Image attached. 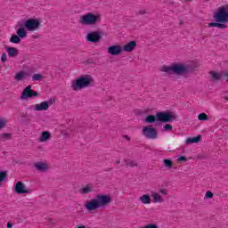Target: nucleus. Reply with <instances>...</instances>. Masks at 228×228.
Instances as JSON below:
<instances>
[{"mask_svg":"<svg viewBox=\"0 0 228 228\" xmlns=\"http://www.w3.org/2000/svg\"><path fill=\"white\" fill-rule=\"evenodd\" d=\"M113 202V199L110 194H98L95 198L85 202L84 207L86 211H97L101 208H107Z\"/></svg>","mask_w":228,"mask_h":228,"instance_id":"f257e3e1","label":"nucleus"},{"mask_svg":"<svg viewBox=\"0 0 228 228\" xmlns=\"http://www.w3.org/2000/svg\"><path fill=\"white\" fill-rule=\"evenodd\" d=\"M161 72L166 74H175L176 76H184L190 74V66L184 63L176 62L169 66H162L160 69Z\"/></svg>","mask_w":228,"mask_h":228,"instance_id":"f03ea898","label":"nucleus"},{"mask_svg":"<svg viewBox=\"0 0 228 228\" xmlns=\"http://www.w3.org/2000/svg\"><path fill=\"white\" fill-rule=\"evenodd\" d=\"M102 20V16L99 12H89L80 16L78 22L82 26H97Z\"/></svg>","mask_w":228,"mask_h":228,"instance_id":"7ed1b4c3","label":"nucleus"},{"mask_svg":"<svg viewBox=\"0 0 228 228\" xmlns=\"http://www.w3.org/2000/svg\"><path fill=\"white\" fill-rule=\"evenodd\" d=\"M92 83H94V78L91 76H82L71 83V89L74 92H79V90H85V88H88Z\"/></svg>","mask_w":228,"mask_h":228,"instance_id":"20e7f679","label":"nucleus"},{"mask_svg":"<svg viewBox=\"0 0 228 228\" xmlns=\"http://www.w3.org/2000/svg\"><path fill=\"white\" fill-rule=\"evenodd\" d=\"M215 19L221 24H228V5L220 6L215 13Z\"/></svg>","mask_w":228,"mask_h":228,"instance_id":"39448f33","label":"nucleus"},{"mask_svg":"<svg viewBox=\"0 0 228 228\" xmlns=\"http://www.w3.org/2000/svg\"><path fill=\"white\" fill-rule=\"evenodd\" d=\"M151 202H153V204H163V202H165V198L164 196L168 195V190H167V188H160L159 190V192H157L156 191H152L151 192Z\"/></svg>","mask_w":228,"mask_h":228,"instance_id":"423d86ee","label":"nucleus"},{"mask_svg":"<svg viewBox=\"0 0 228 228\" xmlns=\"http://www.w3.org/2000/svg\"><path fill=\"white\" fill-rule=\"evenodd\" d=\"M156 118L157 120H159V122L167 123V122H174L176 117L174 114V112L162 111V112H158L156 114Z\"/></svg>","mask_w":228,"mask_h":228,"instance_id":"0eeeda50","label":"nucleus"},{"mask_svg":"<svg viewBox=\"0 0 228 228\" xmlns=\"http://www.w3.org/2000/svg\"><path fill=\"white\" fill-rule=\"evenodd\" d=\"M24 28L27 31H38L40 29V20L28 19L24 22Z\"/></svg>","mask_w":228,"mask_h":228,"instance_id":"6e6552de","label":"nucleus"},{"mask_svg":"<svg viewBox=\"0 0 228 228\" xmlns=\"http://www.w3.org/2000/svg\"><path fill=\"white\" fill-rule=\"evenodd\" d=\"M33 97H38V93L34 91L31 86H26L20 94L21 101H26Z\"/></svg>","mask_w":228,"mask_h":228,"instance_id":"1a4fd4ad","label":"nucleus"},{"mask_svg":"<svg viewBox=\"0 0 228 228\" xmlns=\"http://www.w3.org/2000/svg\"><path fill=\"white\" fill-rule=\"evenodd\" d=\"M142 133L149 140H156L158 138V131L152 126H144Z\"/></svg>","mask_w":228,"mask_h":228,"instance_id":"9d476101","label":"nucleus"},{"mask_svg":"<svg viewBox=\"0 0 228 228\" xmlns=\"http://www.w3.org/2000/svg\"><path fill=\"white\" fill-rule=\"evenodd\" d=\"M101 38H102L101 32L92 31L86 35V40L87 42H91L92 44H97L101 42Z\"/></svg>","mask_w":228,"mask_h":228,"instance_id":"9b49d317","label":"nucleus"},{"mask_svg":"<svg viewBox=\"0 0 228 228\" xmlns=\"http://www.w3.org/2000/svg\"><path fill=\"white\" fill-rule=\"evenodd\" d=\"M51 104H53V102H43L41 103L32 105L30 107V110H32L33 111H47Z\"/></svg>","mask_w":228,"mask_h":228,"instance_id":"f8f14e48","label":"nucleus"},{"mask_svg":"<svg viewBox=\"0 0 228 228\" xmlns=\"http://www.w3.org/2000/svg\"><path fill=\"white\" fill-rule=\"evenodd\" d=\"M107 52L110 56H120L123 53L122 45H112L108 47Z\"/></svg>","mask_w":228,"mask_h":228,"instance_id":"ddd939ff","label":"nucleus"},{"mask_svg":"<svg viewBox=\"0 0 228 228\" xmlns=\"http://www.w3.org/2000/svg\"><path fill=\"white\" fill-rule=\"evenodd\" d=\"M14 190H15L16 193H18V195L28 194V193L31 192L29 191V189H28L26 184H24V183H22V182H17L14 186Z\"/></svg>","mask_w":228,"mask_h":228,"instance_id":"4468645a","label":"nucleus"},{"mask_svg":"<svg viewBox=\"0 0 228 228\" xmlns=\"http://www.w3.org/2000/svg\"><path fill=\"white\" fill-rule=\"evenodd\" d=\"M52 138V134L49 131H43L41 132L39 137L37 138V142L39 143H47Z\"/></svg>","mask_w":228,"mask_h":228,"instance_id":"2eb2a0df","label":"nucleus"},{"mask_svg":"<svg viewBox=\"0 0 228 228\" xmlns=\"http://www.w3.org/2000/svg\"><path fill=\"white\" fill-rule=\"evenodd\" d=\"M123 53H133L136 49V41H129L122 46Z\"/></svg>","mask_w":228,"mask_h":228,"instance_id":"dca6fc26","label":"nucleus"},{"mask_svg":"<svg viewBox=\"0 0 228 228\" xmlns=\"http://www.w3.org/2000/svg\"><path fill=\"white\" fill-rule=\"evenodd\" d=\"M29 77V73L24 70H20L15 73L14 79L15 81H26Z\"/></svg>","mask_w":228,"mask_h":228,"instance_id":"f3484780","label":"nucleus"},{"mask_svg":"<svg viewBox=\"0 0 228 228\" xmlns=\"http://www.w3.org/2000/svg\"><path fill=\"white\" fill-rule=\"evenodd\" d=\"M34 167L39 172H47L49 170V164L47 162H37L34 164Z\"/></svg>","mask_w":228,"mask_h":228,"instance_id":"a211bd4d","label":"nucleus"},{"mask_svg":"<svg viewBox=\"0 0 228 228\" xmlns=\"http://www.w3.org/2000/svg\"><path fill=\"white\" fill-rule=\"evenodd\" d=\"M5 51L9 58H17V56H19V49L16 47H7Z\"/></svg>","mask_w":228,"mask_h":228,"instance_id":"6ab92c4d","label":"nucleus"},{"mask_svg":"<svg viewBox=\"0 0 228 228\" xmlns=\"http://www.w3.org/2000/svg\"><path fill=\"white\" fill-rule=\"evenodd\" d=\"M139 201L141 204H143L144 206H147L149 204H151L152 202V197L149 194H143L139 198Z\"/></svg>","mask_w":228,"mask_h":228,"instance_id":"aec40b11","label":"nucleus"},{"mask_svg":"<svg viewBox=\"0 0 228 228\" xmlns=\"http://www.w3.org/2000/svg\"><path fill=\"white\" fill-rule=\"evenodd\" d=\"M78 191L81 195H86L94 191V187L92 185H86L82 187Z\"/></svg>","mask_w":228,"mask_h":228,"instance_id":"412c9836","label":"nucleus"},{"mask_svg":"<svg viewBox=\"0 0 228 228\" xmlns=\"http://www.w3.org/2000/svg\"><path fill=\"white\" fill-rule=\"evenodd\" d=\"M16 35L19 36L21 38H26V37H28V31L26 30V28H24V27H20L17 30H16Z\"/></svg>","mask_w":228,"mask_h":228,"instance_id":"4be33fe9","label":"nucleus"},{"mask_svg":"<svg viewBox=\"0 0 228 228\" xmlns=\"http://www.w3.org/2000/svg\"><path fill=\"white\" fill-rule=\"evenodd\" d=\"M211 78L213 79V81H220V79L223 77V74L222 72H218V71H210L209 72Z\"/></svg>","mask_w":228,"mask_h":228,"instance_id":"5701e85b","label":"nucleus"},{"mask_svg":"<svg viewBox=\"0 0 228 228\" xmlns=\"http://www.w3.org/2000/svg\"><path fill=\"white\" fill-rule=\"evenodd\" d=\"M200 135H198L196 137H189L186 141L185 143L186 145H190V143H199L200 142Z\"/></svg>","mask_w":228,"mask_h":228,"instance_id":"b1692460","label":"nucleus"},{"mask_svg":"<svg viewBox=\"0 0 228 228\" xmlns=\"http://www.w3.org/2000/svg\"><path fill=\"white\" fill-rule=\"evenodd\" d=\"M125 165L130 168H134V167H138V161L133 159H126Z\"/></svg>","mask_w":228,"mask_h":228,"instance_id":"393cba45","label":"nucleus"},{"mask_svg":"<svg viewBox=\"0 0 228 228\" xmlns=\"http://www.w3.org/2000/svg\"><path fill=\"white\" fill-rule=\"evenodd\" d=\"M210 28H220L221 29H225L227 28V25L220 22H211L208 24Z\"/></svg>","mask_w":228,"mask_h":228,"instance_id":"a878e982","label":"nucleus"},{"mask_svg":"<svg viewBox=\"0 0 228 228\" xmlns=\"http://www.w3.org/2000/svg\"><path fill=\"white\" fill-rule=\"evenodd\" d=\"M9 42H11V44H20V37L17 35H12L11 36Z\"/></svg>","mask_w":228,"mask_h":228,"instance_id":"bb28decb","label":"nucleus"},{"mask_svg":"<svg viewBox=\"0 0 228 228\" xmlns=\"http://www.w3.org/2000/svg\"><path fill=\"white\" fill-rule=\"evenodd\" d=\"M10 138H12V134H10V133L0 134V140L2 142H4L6 140H10Z\"/></svg>","mask_w":228,"mask_h":228,"instance_id":"cd10ccee","label":"nucleus"},{"mask_svg":"<svg viewBox=\"0 0 228 228\" xmlns=\"http://www.w3.org/2000/svg\"><path fill=\"white\" fill-rule=\"evenodd\" d=\"M8 124V120L6 118H0V131H3L4 127H6V125Z\"/></svg>","mask_w":228,"mask_h":228,"instance_id":"c85d7f7f","label":"nucleus"},{"mask_svg":"<svg viewBox=\"0 0 228 228\" xmlns=\"http://www.w3.org/2000/svg\"><path fill=\"white\" fill-rule=\"evenodd\" d=\"M145 122L147 124H154V122H156V117L153 115H149L146 118H145Z\"/></svg>","mask_w":228,"mask_h":228,"instance_id":"c756f323","label":"nucleus"},{"mask_svg":"<svg viewBox=\"0 0 228 228\" xmlns=\"http://www.w3.org/2000/svg\"><path fill=\"white\" fill-rule=\"evenodd\" d=\"M41 79H44L42 74H34L32 76V81H41Z\"/></svg>","mask_w":228,"mask_h":228,"instance_id":"7c9ffc66","label":"nucleus"},{"mask_svg":"<svg viewBox=\"0 0 228 228\" xmlns=\"http://www.w3.org/2000/svg\"><path fill=\"white\" fill-rule=\"evenodd\" d=\"M164 166L166 167V168H172V160L166 159L163 160Z\"/></svg>","mask_w":228,"mask_h":228,"instance_id":"2f4dec72","label":"nucleus"},{"mask_svg":"<svg viewBox=\"0 0 228 228\" xmlns=\"http://www.w3.org/2000/svg\"><path fill=\"white\" fill-rule=\"evenodd\" d=\"M198 120H200V121L208 120V114L206 113L199 114Z\"/></svg>","mask_w":228,"mask_h":228,"instance_id":"473e14b6","label":"nucleus"},{"mask_svg":"<svg viewBox=\"0 0 228 228\" xmlns=\"http://www.w3.org/2000/svg\"><path fill=\"white\" fill-rule=\"evenodd\" d=\"M6 179V172H0V186Z\"/></svg>","mask_w":228,"mask_h":228,"instance_id":"72a5a7b5","label":"nucleus"},{"mask_svg":"<svg viewBox=\"0 0 228 228\" xmlns=\"http://www.w3.org/2000/svg\"><path fill=\"white\" fill-rule=\"evenodd\" d=\"M1 61L3 63H6V61H8V55H6V53H2Z\"/></svg>","mask_w":228,"mask_h":228,"instance_id":"f704fd0d","label":"nucleus"},{"mask_svg":"<svg viewBox=\"0 0 228 228\" xmlns=\"http://www.w3.org/2000/svg\"><path fill=\"white\" fill-rule=\"evenodd\" d=\"M205 199H213V192L208 191L205 194Z\"/></svg>","mask_w":228,"mask_h":228,"instance_id":"c9c22d12","label":"nucleus"},{"mask_svg":"<svg viewBox=\"0 0 228 228\" xmlns=\"http://www.w3.org/2000/svg\"><path fill=\"white\" fill-rule=\"evenodd\" d=\"M142 228H159L156 224H149Z\"/></svg>","mask_w":228,"mask_h":228,"instance_id":"e433bc0d","label":"nucleus"},{"mask_svg":"<svg viewBox=\"0 0 228 228\" xmlns=\"http://www.w3.org/2000/svg\"><path fill=\"white\" fill-rule=\"evenodd\" d=\"M173 127L170 124H167L164 126V131H172Z\"/></svg>","mask_w":228,"mask_h":228,"instance_id":"4c0bfd02","label":"nucleus"},{"mask_svg":"<svg viewBox=\"0 0 228 228\" xmlns=\"http://www.w3.org/2000/svg\"><path fill=\"white\" fill-rule=\"evenodd\" d=\"M187 159H186V157H184V156H180V157L178 158V161H187Z\"/></svg>","mask_w":228,"mask_h":228,"instance_id":"58836bf2","label":"nucleus"},{"mask_svg":"<svg viewBox=\"0 0 228 228\" xmlns=\"http://www.w3.org/2000/svg\"><path fill=\"white\" fill-rule=\"evenodd\" d=\"M12 223H7V228H12Z\"/></svg>","mask_w":228,"mask_h":228,"instance_id":"ea45409f","label":"nucleus"},{"mask_svg":"<svg viewBox=\"0 0 228 228\" xmlns=\"http://www.w3.org/2000/svg\"><path fill=\"white\" fill-rule=\"evenodd\" d=\"M224 77H226V81H228V71L224 74Z\"/></svg>","mask_w":228,"mask_h":228,"instance_id":"a19ab883","label":"nucleus"},{"mask_svg":"<svg viewBox=\"0 0 228 228\" xmlns=\"http://www.w3.org/2000/svg\"><path fill=\"white\" fill-rule=\"evenodd\" d=\"M124 138H126V140H131V138H129V136H127V135H124Z\"/></svg>","mask_w":228,"mask_h":228,"instance_id":"79ce46f5","label":"nucleus"},{"mask_svg":"<svg viewBox=\"0 0 228 228\" xmlns=\"http://www.w3.org/2000/svg\"><path fill=\"white\" fill-rule=\"evenodd\" d=\"M117 165H120V159L116 161Z\"/></svg>","mask_w":228,"mask_h":228,"instance_id":"37998d69","label":"nucleus"},{"mask_svg":"<svg viewBox=\"0 0 228 228\" xmlns=\"http://www.w3.org/2000/svg\"><path fill=\"white\" fill-rule=\"evenodd\" d=\"M206 1H209V0H206Z\"/></svg>","mask_w":228,"mask_h":228,"instance_id":"c03bdc74","label":"nucleus"}]
</instances>
